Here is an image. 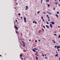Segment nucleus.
<instances>
[{
  "label": "nucleus",
  "instance_id": "nucleus-28",
  "mask_svg": "<svg viewBox=\"0 0 60 60\" xmlns=\"http://www.w3.org/2000/svg\"><path fill=\"white\" fill-rule=\"evenodd\" d=\"M41 19H43V16H42L41 17Z\"/></svg>",
  "mask_w": 60,
  "mask_h": 60
},
{
  "label": "nucleus",
  "instance_id": "nucleus-41",
  "mask_svg": "<svg viewBox=\"0 0 60 60\" xmlns=\"http://www.w3.org/2000/svg\"><path fill=\"white\" fill-rule=\"evenodd\" d=\"M43 22H44V21H45L44 19H43Z\"/></svg>",
  "mask_w": 60,
  "mask_h": 60
},
{
  "label": "nucleus",
  "instance_id": "nucleus-7",
  "mask_svg": "<svg viewBox=\"0 0 60 60\" xmlns=\"http://www.w3.org/2000/svg\"><path fill=\"white\" fill-rule=\"evenodd\" d=\"M40 12H41V11H39L37 12V13L38 14H39V13H40Z\"/></svg>",
  "mask_w": 60,
  "mask_h": 60
},
{
  "label": "nucleus",
  "instance_id": "nucleus-45",
  "mask_svg": "<svg viewBox=\"0 0 60 60\" xmlns=\"http://www.w3.org/2000/svg\"><path fill=\"white\" fill-rule=\"evenodd\" d=\"M21 35H22V33H21Z\"/></svg>",
  "mask_w": 60,
  "mask_h": 60
},
{
  "label": "nucleus",
  "instance_id": "nucleus-3",
  "mask_svg": "<svg viewBox=\"0 0 60 60\" xmlns=\"http://www.w3.org/2000/svg\"><path fill=\"white\" fill-rule=\"evenodd\" d=\"M50 23H51L53 25V24H55V22H50Z\"/></svg>",
  "mask_w": 60,
  "mask_h": 60
},
{
  "label": "nucleus",
  "instance_id": "nucleus-62",
  "mask_svg": "<svg viewBox=\"0 0 60 60\" xmlns=\"http://www.w3.org/2000/svg\"><path fill=\"white\" fill-rule=\"evenodd\" d=\"M20 58L21 59L22 58Z\"/></svg>",
  "mask_w": 60,
  "mask_h": 60
},
{
  "label": "nucleus",
  "instance_id": "nucleus-56",
  "mask_svg": "<svg viewBox=\"0 0 60 60\" xmlns=\"http://www.w3.org/2000/svg\"><path fill=\"white\" fill-rule=\"evenodd\" d=\"M22 60H23V59L22 58Z\"/></svg>",
  "mask_w": 60,
  "mask_h": 60
},
{
  "label": "nucleus",
  "instance_id": "nucleus-12",
  "mask_svg": "<svg viewBox=\"0 0 60 60\" xmlns=\"http://www.w3.org/2000/svg\"><path fill=\"white\" fill-rule=\"evenodd\" d=\"M45 26H46V27H47V28H49V26H48V25H46Z\"/></svg>",
  "mask_w": 60,
  "mask_h": 60
},
{
  "label": "nucleus",
  "instance_id": "nucleus-8",
  "mask_svg": "<svg viewBox=\"0 0 60 60\" xmlns=\"http://www.w3.org/2000/svg\"><path fill=\"white\" fill-rule=\"evenodd\" d=\"M52 41H53V42L54 43H56V41H54V40H52Z\"/></svg>",
  "mask_w": 60,
  "mask_h": 60
},
{
  "label": "nucleus",
  "instance_id": "nucleus-50",
  "mask_svg": "<svg viewBox=\"0 0 60 60\" xmlns=\"http://www.w3.org/2000/svg\"><path fill=\"white\" fill-rule=\"evenodd\" d=\"M21 19H22V17H21Z\"/></svg>",
  "mask_w": 60,
  "mask_h": 60
},
{
  "label": "nucleus",
  "instance_id": "nucleus-11",
  "mask_svg": "<svg viewBox=\"0 0 60 60\" xmlns=\"http://www.w3.org/2000/svg\"><path fill=\"white\" fill-rule=\"evenodd\" d=\"M60 48V46H58L57 47V49H58L59 48Z\"/></svg>",
  "mask_w": 60,
  "mask_h": 60
},
{
  "label": "nucleus",
  "instance_id": "nucleus-26",
  "mask_svg": "<svg viewBox=\"0 0 60 60\" xmlns=\"http://www.w3.org/2000/svg\"><path fill=\"white\" fill-rule=\"evenodd\" d=\"M35 42H37V40H35Z\"/></svg>",
  "mask_w": 60,
  "mask_h": 60
},
{
  "label": "nucleus",
  "instance_id": "nucleus-2",
  "mask_svg": "<svg viewBox=\"0 0 60 60\" xmlns=\"http://www.w3.org/2000/svg\"><path fill=\"white\" fill-rule=\"evenodd\" d=\"M24 21L25 23H26V17H24Z\"/></svg>",
  "mask_w": 60,
  "mask_h": 60
},
{
  "label": "nucleus",
  "instance_id": "nucleus-24",
  "mask_svg": "<svg viewBox=\"0 0 60 60\" xmlns=\"http://www.w3.org/2000/svg\"><path fill=\"white\" fill-rule=\"evenodd\" d=\"M57 14H59V12H57Z\"/></svg>",
  "mask_w": 60,
  "mask_h": 60
},
{
  "label": "nucleus",
  "instance_id": "nucleus-19",
  "mask_svg": "<svg viewBox=\"0 0 60 60\" xmlns=\"http://www.w3.org/2000/svg\"><path fill=\"white\" fill-rule=\"evenodd\" d=\"M58 56V54H57L55 55V56Z\"/></svg>",
  "mask_w": 60,
  "mask_h": 60
},
{
  "label": "nucleus",
  "instance_id": "nucleus-30",
  "mask_svg": "<svg viewBox=\"0 0 60 60\" xmlns=\"http://www.w3.org/2000/svg\"><path fill=\"white\" fill-rule=\"evenodd\" d=\"M47 6H48V7H49V4H48V5H47Z\"/></svg>",
  "mask_w": 60,
  "mask_h": 60
},
{
  "label": "nucleus",
  "instance_id": "nucleus-27",
  "mask_svg": "<svg viewBox=\"0 0 60 60\" xmlns=\"http://www.w3.org/2000/svg\"><path fill=\"white\" fill-rule=\"evenodd\" d=\"M55 48H57V46H55Z\"/></svg>",
  "mask_w": 60,
  "mask_h": 60
},
{
  "label": "nucleus",
  "instance_id": "nucleus-43",
  "mask_svg": "<svg viewBox=\"0 0 60 60\" xmlns=\"http://www.w3.org/2000/svg\"><path fill=\"white\" fill-rule=\"evenodd\" d=\"M58 27H59V28H60V26H58Z\"/></svg>",
  "mask_w": 60,
  "mask_h": 60
},
{
  "label": "nucleus",
  "instance_id": "nucleus-39",
  "mask_svg": "<svg viewBox=\"0 0 60 60\" xmlns=\"http://www.w3.org/2000/svg\"><path fill=\"white\" fill-rule=\"evenodd\" d=\"M42 56H44V55H43V54H42Z\"/></svg>",
  "mask_w": 60,
  "mask_h": 60
},
{
  "label": "nucleus",
  "instance_id": "nucleus-10",
  "mask_svg": "<svg viewBox=\"0 0 60 60\" xmlns=\"http://www.w3.org/2000/svg\"><path fill=\"white\" fill-rule=\"evenodd\" d=\"M34 49L36 50H38V48H34Z\"/></svg>",
  "mask_w": 60,
  "mask_h": 60
},
{
  "label": "nucleus",
  "instance_id": "nucleus-4",
  "mask_svg": "<svg viewBox=\"0 0 60 60\" xmlns=\"http://www.w3.org/2000/svg\"><path fill=\"white\" fill-rule=\"evenodd\" d=\"M50 26L51 28H52V27H53V26H52V24H50Z\"/></svg>",
  "mask_w": 60,
  "mask_h": 60
},
{
  "label": "nucleus",
  "instance_id": "nucleus-16",
  "mask_svg": "<svg viewBox=\"0 0 60 60\" xmlns=\"http://www.w3.org/2000/svg\"><path fill=\"white\" fill-rule=\"evenodd\" d=\"M56 17H58V15H57L56 14Z\"/></svg>",
  "mask_w": 60,
  "mask_h": 60
},
{
  "label": "nucleus",
  "instance_id": "nucleus-51",
  "mask_svg": "<svg viewBox=\"0 0 60 60\" xmlns=\"http://www.w3.org/2000/svg\"><path fill=\"white\" fill-rule=\"evenodd\" d=\"M24 59L25 60H26V59L25 58H24Z\"/></svg>",
  "mask_w": 60,
  "mask_h": 60
},
{
  "label": "nucleus",
  "instance_id": "nucleus-34",
  "mask_svg": "<svg viewBox=\"0 0 60 60\" xmlns=\"http://www.w3.org/2000/svg\"><path fill=\"white\" fill-rule=\"evenodd\" d=\"M42 30L43 31H44V29L43 28H42Z\"/></svg>",
  "mask_w": 60,
  "mask_h": 60
},
{
  "label": "nucleus",
  "instance_id": "nucleus-55",
  "mask_svg": "<svg viewBox=\"0 0 60 60\" xmlns=\"http://www.w3.org/2000/svg\"><path fill=\"white\" fill-rule=\"evenodd\" d=\"M56 4H58V3H56Z\"/></svg>",
  "mask_w": 60,
  "mask_h": 60
},
{
  "label": "nucleus",
  "instance_id": "nucleus-33",
  "mask_svg": "<svg viewBox=\"0 0 60 60\" xmlns=\"http://www.w3.org/2000/svg\"><path fill=\"white\" fill-rule=\"evenodd\" d=\"M20 57H22V55H21V54L20 55Z\"/></svg>",
  "mask_w": 60,
  "mask_h": 60
},
{
  "label": "nucleus",
  "instance_id": "nucleus-25",
  "mask_svg": "<svg viewBox=\"0 0 60 60\" xmlns=\"http://www.w3.org/2000/svg\"><path fill=\"white\" fill-rule=\"evenodd\" d=\"M18 15H19V16H20V13H19L18 14Z\"/></svg>",
  "mask_w": 60,
  "mask_h": 60
},
{
  "label": "nucleus",
  "instance_id": "nucleus-5",
  "mask_svg": "<svg viewBox=\"0 0 60 60\" xmlns=\"http://www.w3.org/2000/svg\"><path fill=\"white\" fill-rule=\"evenodd\" d=\"M15 28H16V30H18V27L17 26L16 27L15 26H14Z\"/></svg>",
  "mask_w": 60,
  "mask_h": 60
},
{
  "label": "nucleus",
  "instance_id": "nucleus-54",
  "mask_svg": "<svg viewBox=\"0 0 60 60\" xmlns=\"http://www.w3.org/2000/svg\"><path fill=\"white\" fill-rule=\"evenodd\" d=\"M16 4H17V5L18 4V3H16Z\"/></svg>",
  "mask_w": 60,
  "mask_h": 60
},
{
  "label": "nucleus",
  "instance_id": "nucleus-20",
  "mask_svg": "<svg viewBox=\"0 0 60 60\" xmlns=\"http://www.w3.org/2000/svg\"><path fill=\"white\" fill-rule=\"evenodd\" d=\"M35 22V21H33V23H35V22Z\"/></svg>",
  "mask_w": 60,
  "mask_h": 60
},
{
  "label": "nucleus",
  "instance_id": "nucleus-1",
  "mask_svg": "<svg viewBox=\"0 0 60 60\" xmlns=\"http://www.w3.org/2000/svg\"><path fill=\"white\" fill-rule=\"evenodd\" d=\"M47 16L48 17V19H49V20H48V21H50V19H49V15H47Z\"/></svg>",
  "mask_w": 60,
  "mask_h": 60
},
{
  "label": "nucleus",
  "instance_id": "nucleus-46",
  "mask_svg": "<svg viewBox=\"0 0 60 60\" xmlns=\"http://www.w3.org/2000/svg\"><path fill=\"white\" fill-rule=\"evenodd\" d=\"M41 41V40H39V41Z\"/></svg>",
  "mask_w": 60,
  "mask_h": 60
},
{
  "label": "nucleus",
  "instance_id": "nucleus-6",
  "mask_svg": "<svg viewBox=\"0 0 60 60\" xmlns=\"http://www.w3.org/2000/svg\"><path fill=\"white\" fill-rule=\"evenodd\" d=\"M48 12L49 15H52V14L51 13H49V12Z\"/></svg>",
  "mask_w": 60,
  "mask_h": 60
},
{
  "label": "nucleus",
  "instance_id": "nucleus-61",
  "mask_svg": "<svg viewBox=\"0 0 60 60\" xmlns=\"http://www.w3.org/2000/svg\"><path fill=\"white\" fill-rule=\"evenodd\" d=\"M56 52V53H57V52Z\"/></svg>",
  "mask_w": 60,
  "mask_h": 60
},
{
  "label": "nucleus",
  "instance_id": "nucleus-52",
  "mask_svg": "<svg viewBox=\"0 0 60 60\" xmlns=\"http://www.w3.org/2000/svg\"><path fill=\"white\" fill-rule=\"evenodd\" d=\"M59 60H60V58H59Z\"/></svg>",
  "mask_w": 60,
  "mask_h": 60
},
{
  "label": "nucleus",
  "instance_id": "nucleus-63",
  "mask_svg": "<svg viewBox=\"0 0 60 60\" xmlns=\"http://www.w3.org/2000/svg\"><path fill=\"white\" fill-rule=\"evenodd\" d=\"M15 9H16V8H15Z\"/></svg>",
  "mask_w": 60,
  "mask_h": 60
},
{
  "label": "nucleus",
  "instance_id": "nucleus-29",
  "mask_svg": "<svg viewBox=\"0 0 60 60\" xmlns=\"http://www.w3.org/2000/svg\"><path fill=\"white\" fill-rule=\"evenodd\" d=\"M60 35H59V37H58V38H60Z\"/></svg>",
  "mask_w": 60,
  "mask_h": 60
},
{
  "label": "nucleus",
  "instance_id": "nucleus-15",
  "mask_svg": "<svg viewBox=\"0 0 60 60\" xmlns=\"http://www.w3.org/2000/svg\"><path fill=\"white\" fill-rule=\"evenodd\" d=\"M35 56H38V54H35Z\"/></svg>",
  "mask_w": 60,
  "mask_h": 60
},
{
  "label": "nucleus",
  "instance_id": "nucleus-42",
  "mask_svg": "<svg viewBox=\"0 0 60 60\" xmlns=\"http://www.w3.org/2000/svg\"><path fill=\"white\" fill-rule=\"evenodd\" d=\"M15 32H16V33H18V32H17V31H15Z\"/></svg>",
  "mask_w": 60,
  "mask_h": 60
},
{
  "label": "nucleus",
  "instance_id": "nucleus-9",
  "mask_svg": "<svg viewBox=\"0 0 60 60\" xmlns=\"http://www.w3.org/2000/svg\"><path fill=\"white\" fill-rule=\"evenodd\" d=\"M26 10H27V9H28V6H26Z\"/></svg>",
  "mask_w": 60,
  "mask_h": 60
},
{
  "label": "nucleus",
  "instance_id": "nucleus-36",
  "mask_svg": "<svg viewBox=\"0 0 60 60\" xmlns=\"http://www.w3.org/2000/svg\"><path fill=\"white\" fill-rule=\"evenodd\" d=\"M43 13H44V14H45V12H43Z\"/></svg>",
  "mask_w": 60,
  "mask_h": 60
},
{
  "label": "nucleus",
  "instance_id": "nucleus-14",
  "mask_svg": "<svg viewBox=\"0 0 60 60\" xmlns=\"http://www.w3.org/2000/svg\"><path fill=\"white\" fill-rule=\"evenodd\" d=\"M33 51H34V52H35V51L34 49H33Z\"/></svg>",
  "mask_w": 60,
  "mask_h": 60
},
{
  "label": "nucleus",
  "instance_id": "nucleus-21",
  "mask_svg": "<svg viewBox=\"0 0 60 60\" xmlns=\"http://www.w3.org/2000/svg\"><path fill=\"white\" fill-rule=\"evenodd\" d=\"M36 60H38V58H37V57H36Z\"/></svg>",
  "mask_w": 60,
  "mask_h": 60
},
{
  "label": "nucleus",
  "instance_id": "nucleus-31",
  "mask_svg": "<svg viewBox=\"0 0 60 60\" xmlns=\"http://www.w3.org/2000/svg\"><path fill=\"white\" fill-rule=\"evenodd\" d=\"M45 59H48V58H47V57H45Z\"/></svg>",
  "mask_w": 60,
  "mask_h": 60
},
{
  "label": "nucleus",
  "instance_id": "nucleus-38",
  "mask_svg": "<svg viewBox=\"0 0 60 60\" xmlns=\"http://www.w3.org/2000/svg\"><path fill=\"white\" fill-rule=\"evenodd\" d=\"M43 27L44 28H45V26H43Z\"/></svg>",
  "mask_w": 60,
  "mask_h": 60
},
{
  "label": "nucleus",
  "instance_id": "nucleus-32",
  "mask_svg": "<svg viewBox=\"0 0 60 60\" xmlns=\"http://www.w3.org/2000/svg\"><path fill=\"white\" fill-rule=\"evenodd\" d=\"M42 0H41V3L42 4Z\"/></svg>",
  "mask_w": 60,
  "mask_h": 60
},
{
  "label": "nucleus",
  "instance_id": "nucleus-44",
  "mask_svg": "<svg viewBox=\"0 0 60 60\" xmlns=\"http://www.w3.org/2000/svg\"><path fill=\"white\" fill-rule=\"evenodd\" d=\"M15 21H16V22H17V20H15Z\"/></svg>",
  "mask_w": 60,
  "mask_h": 60
},
{
  "label": "nucleus",
  "instance_id": "nucleus-18",
  "mask_svg": "<svg viewBox=\"0 0 60 60\" xmlns=\"http://www.w3.org/2000/svg\"><path fill=\"white\" fill-rule=\"evenodd\" d=\"M23 47H24L25 46V44H24V43H23Z\"/></svg>",
  "mask_w": 60,
  "mask_h": 60
},
{
  "label": "nucleus",
  "instance_id": "nucleus-58",
  "mask_svg": "<svg viewBox=\"0 0 60 60\" xmlns=\"http://www.w3.org/2000/svg\"><path fill=\"white\" fill-rule=\"evenodd\" d=\"M55 0V1H56V0Z\"/></svg>",
  "mask_w": 60,
  "mask_h": 60
},
{
  "label": "nucleus",
  "instance_id": "nucleus-35",
  "mask_svg": "<svg viewBox=\"0 0 60 60\" xmlns=\"http://www.w3.org/2000/svg\"><path fill=\"white\" fill-rule=\"evenodd\" d=\"M58 51H60V49H58Z\"/></svg>",
  "mask_w": 60,
  "mask_h": 60
},
{
  "label": "nucleus",
  "instance_id": "nucleus-57",
  "mask_svg": "<svg viewBox=\"0 0 60 60\" xmlns=\"http://www.w3.org/2000/svg\"><path fill=\"white\" fill-rule=\"evenodd\" d=\"M21 45H22V46H23V45L22 44Z\"/></svg>",
  "mask_w": 60,
  "mask_h": 60
},
{
  "label": "nucleus",
  "instance_id": "nucleus-13",
  "mask_svg": "<svg viewBox=\"0 0 60 60\" xmlns=\"http://www.w3.org/2000/svg\"><path fill=\"white\" fill-rule=\"evenodd\" d=\"M49 0H46V2H49Z\"/></svg>",
  "mask_w": 60,
  "mask_h": 60
},
{
  "label": "nucleus",
  "instance_id": "nucleus-49",
  "mask_svg": "<svg viewBox=\"0 0 60 60\" xmlns=\"http://www.w3.org/2000/svg\"><path fill=\"white\" fill-rule=\"evenodd\" d=\"M45 56H47V55H46V54H45Z\"/></svg>",
  "mask_w": 60,
  "mask_h": 60
},
{
  "label": "nucleus",
  "instance_id": "nucleus-48",
  "mask_svg": "<svg viewBox=\"0 0 60 60\" xmlns=\"http://www.w3.org/2000/svg\"><path fill=\"white\" fill-rule=\"evenodd\" d=\"M22 43H24V41H22Z\"/></svg>",
  "mask_w": 60,
  "mask_h": 60
},
{
  "label": "nucleus",
  "instance_id": "nucleus-47",
  "mask_svg": "<svg viewBox=\"0 0 60 60\" xmlns=\"http://www.w3.org/2000/svg\"><path fill=\"white\" fill-rule=\"evenodd\" d=\"M29 41H31V40H30L29 39Z\"/></svg>",
  "mask_w": 60,
  "mask_h": 60
},
{
  "label": "nucleus",
  "instance_id": "nucleus-40",
  "mask_svg": "<svg viewBox=\"0 0 60 60\" xmlns=\"http://www.w3.org/2000/svg\"><path fill=\"white\" fill-rule=\"evenodd\" d=\"M56 9V8H53V10H55Z\"/></svg>",
  "mask_w": 60,
  "mask_h": 60
},
{
  "label": "nucleus",
  "instance_id": "nucleus-17",
  "mask_svg": "<svg viewBox=\"0 0 60 60\" xmlns=\"http://www.w3.org/2000/svg\"><path fill=\"white\" fill-rule=\"evenodd\" d=\"M46 23L47 24H49V23H48V22L47 21Z\"/></svg>",
  "mask_w": 60,
  "mask_h": 60
},
{
  "label": "nucleus",
  "instance_id": "nucleus-37",
  "mask_svg": "<svg viewBox=\"0 0 60 60\" xmlns=\"http://www.w3.org/2000/svg\"><path fill=\"white\" fill-rule=\"evenodd\" d=\"M35 23L36 24H37V22H35Z\"/></svg>",
  "mask_w": 60,
  "mask_h": 60
},
{
  "label": "nucleus",
  "instance_id": "nucleus-60",
  "mask_svg": "<svg viewBox=\"0 0 60 60\" xmlns=\"http://www.w3.org/2000/svg\"><path fill=\"white\" fill-rule=\"evenodd\" d=\"M2 56V55H0V56Z\"/></svg>",
  "mask_w": 60,
  "mask_h": 60
},
{
  "label": "nucleus",
  "instance_id": "nucleus-22",
  "mask_svg": "<svg viewBox=\"0 0 60 60\" xmlns=\"http://www.w3.org/2000/svg\"><path fill=\"white\" fill-rule=\"evenodd\" d=\"M54 35H55V36H56L57 35L56 34H54Z\"/></svg>",
  "mask_w": 60,
  "mask_h": 60
},
{
  "label": "nucleus",
  "instance_id": "nucleus-64",
  "mask_svg": "<svg viewBox=\"0 0 60 60\" xmlns=\"http://www.w3.org/2000/svg\"><path fill=\"white\" fill-rule=\"evenodd\" d=\"M59 1H60V0H59Z\"/></svg>",
  "mask_w": 60,
  "mask_h": 60
},
{
  "label": "nucleus",
  "instance_id": "nucleus-23",
  "mask_svg": "<svg viewBox=\"0 0 60 60\" xmlns=\"http://www.w3.org/2000/svg\"><path fill=\"white\" fill-rule=\"evenodd\" d=\"M36 53V54H37H37H38V52H35Z\"/></svg>",
  "mask_w": 60,
  "mask_h": 60
},
{
  "label": "nucleus",
  "instance_id": "nucleus-59",
  "mask_svg": "<svg viewBox=\"0 0 60 60\" xmlns=\"http://www.w3.org/2000/svg\"><path fill=\"white\" fill-rule=\"evenodd\" d=\"M17 23L18 24H19V23L18 22H17Z\"/></svg>",
  "mask_w": 60,
  "mask_h": 60
},
{
  "label": "nucleus",
  "instance_id": "nucleus-53",
  "mask_svg": "<svg viewBox=\"0 0 60 60\" xmlns=\"http://www.w3.org/2000/svg\"><path fill=\"white\" fill-rule=\"evenodd\" d=\"M58 5H59V6H60V5L59 4H58Z\"/></svg>",
  "mask_w": 60,
  "mask_h": 60
}]
</instances>
